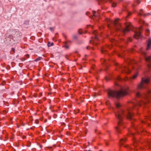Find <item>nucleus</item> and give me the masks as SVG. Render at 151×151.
Segmentation results:
<instances>
[{
    "mask_svg": "<svg viewBox=\"0 0 151 151\" xmlns=\"http://www.w3.org/2000/svg\"><path fill=\"white\" fill-rule=\"evenodd\" d=\"M142 27H140L138 28V30L135 33L134 36V38L138 39L141 37V31L142 30Z\"/></svg>",
    "mask_w": 151,
    "mask_h": 151,
    "instance_id": "7",
    "label": "nucleus"
},
{
    "mask_svg": "<svg viewBox=\"0 0 151 151\" xmlns=\"http://www.w3.org/2000/svg\"><path fill=\"white\" fill-rule=\"evenodd\" d=\"M88 26H91V25H88Z\"/></svg>",
    "mask_w": 151,
    "mask_h": 151,
    "instance_id": "34",
    "label": "nucleus"
},
{
    "mask_svg": "<svg viewBox=\"0 0 151 151\" xmlns=\"http://www.w3.org/2000/svg\"><path fill=\"white\" fill-rule=\"evenodd\" d=\"M100 14V13H99V10H98L97 12L95 11H93V18L94 19V18H96V19L97 20L99 18Z\"/></svg>",
    "mask_w": 151,
    "mask_h": 151,
    "instance_id": "8",
    "label": "nucleus"
},
{
    "mask_svg": "<svg viewBox=\"0 0 151 151\" xmlns=\"http://www.w3.org/2000/svg\"><path fill=\"white\" fill-rule=\"evenodd\" d=\"M98 1L99 2V4L100 5L101 4L100 3V2H106L107 1H109L111 3V5L113 7H115L116 5V3L114 2H112L111 0H98Z\"/></svg>",
    "mask_w": 151,
    "mask_h": 151,
    "instance_id": "9",
    "label": "nucleus"
},
{
    "mask_svg": "<svg viewBox=\"0 0 151 151\" xmlns=\"http://www.w3.org/2000/svg\"><path fill=\"white\" fill-rule=\"evenodd\" d=\"M140 52L144 56L146 61L148 63L147 64V66L148 70H150L151 69V57L150 56L147 57L146 52L142 49L140 50Z\"/></svg>",
    "mask_w": 151,
    "mask_h": 151,
    "instance_id": "5",
    "label": "nucleus"
},
{
    "mask_svg": "<svg viewBox=\"0 0 151 151\" xmlns=\"http://www.w3.org/2000/svg\"><path fill=\"white\" fill-rule=\"evenodd\" d=\"M49 29L51 31H52L53 30V29L52 27H50L49 28Z\"/></svg>",
    "mask_w": 151,
    "mask_h": 151,
    "instance_id": "23",
    "label": "nucleus"
},
{
    "mask_svg": "<svg viewBox=\"0 0 151 151\" xmlns=\"http://www.w3.org/2000/svg\"><path fill=\"white\" fill-rule=\"evenodd\" d=\"M106 145H108V144H107V143H106Z\"/></svg>",
    "mask_w": 151,
    "mask_h": 151,
    "instance_id": "32",
    "label": "nucleus"
},
{
    "mask_svg": "<svg viewBox=\"0 0 151 151\" xmlns=\"http://www.w3.org/2000/svg\"><path fill=\"white\" fill-rule=\"evenodd\" d=\"M104 50L102 49L101 50V52H102V53H103V51H104Z\"/></svg>",
    "mask_w": 151,
    "mask_h": 151,
    "instance_id": "28",
    "label": "nucleus"
},
{
    "mask_svg": "<svg viewBox=\"0 0 151 151\" xmlns=\"http://www.w3.org/2000/svg\"><path fill=\"white\" fill-rule=\"evenodd\" d=\"M126 141L125 138L121 139L120 140V143L121 145H122L123 142H124Z\"/></svg>",
    "mask_w": 151,
    "mask_h": 151,
    "instance_id": "12",
    "label": "nucleus"
},
{
    "mask_svg": "<svg viewBox=\"0 0 151 151\" xmlns=\"http://www.w3.org/2000/svg\"><path fill=\"white\" fill-rule=\"evenodd\" d=\"M15 49L14 48H12V51L13 52V53H12V54H13L14 53V52H15Z\"/></svg>",
    "mask_w": 151,
    "mask_h": 151,
    "instance_id": "20",
    "label": "nucleus"
},
{
    "mask_svg": "<svg viewBox=\"0 0 151 151\" xmlns=\"http://www.w3.org/2000/svg\"><path fill=\"white\" fill-rule=\"evenodd\" d=\"M149 82V78H142L140 83L138 85L136 90L134 91L136 97L139 98L140 99L135 101V102H131L130 104L132 106L129 105L125 110H124L123 107L119 103H115V108H113L112 109L118 120V126L115 128L117 133H119L121 130V126L123 124L122 120L124 117L129 119H132L133 114L131 111L133 109V107L136 106H141L149 101V98L151 97V90L147 88V86Z\"/></svg>",
    "mask_w": 151,
    "mask_h": 151,
    "instance_id": "1",
    "label": "nucleus"
},
{
    "mask_svg": "<svg viewBox=\"0 0 151 151\" xmlns=\"http://www.w3.org/2000/svg\"><path fill=\"white\" fill-rule=\"evenodd\" d=\"M101 61L102 64H103V63H105V64L106 63V60L104 59H102L101 60Z\"/></svg>",
    "mask_w": 151,
    "mask_h": 151,
    "instance_id": "16",
    "label": "nucleus"
},
{
    "mask_svg": "<svg viewBox=\"0 0 151 151\" xmlns=\"http://www.w3.org/2000/svg\"><path fill=\"white\" fill-rule=\"evenodd\" d=\"M127 13L128 14V16H129L131 14V13L130 12H127Z\"/></svg>",
    "mask_w": 151,
    "mask_h": 151,
    "instance_id": "24",
    "label": "nucleus"
},
{
    "mask_svg": "<svg viewBox=\"0 0 151 151\" xmlns=\"http://www.w3.org/2000/svg\"><path fill=\"white\" fill-rule=\"evenodd\" d=\"M64 47H65L66 49H68V48H69V46L67 45V43H65V45Z\"/></svg>",
    "mask_w": 151,
    "mask_h": 151,
    "instance_id": "18",
    "label": "nucleus"
},
{
    "mask_svg": "<svg viewBox=\"0 0 151 151\" xmlns=\"http://www.w3.org/2000/svg\"><path fill=\"white\" fill-rule=\"evenodd\" d=\"M127 80H128V78H127Z\"/></svg>",
    "mask_w": 151,
    "mask_h": 151,
    "instance_id": "36",
    "label": "nucleus"
},
{
    "mask_svg": "<svg viewBox=\"0 0 151 151\" xmlns=\"http://www.w3.org/2000/svg\"><path fill=\"white\" fill-rule=\"evenodd\" d=\"M129 41H130V42L131 41V39H129Z\"/></svg>",
    "mask_w": 151,
    "mask_h": 151,
    "instance_id": "31",
    "label": "nucleus"
},
{
    "mask_svg": "<svg viewBox=\"0 0 151 151\" xmlns=\"http://www.w3.org/2000/svg\"><path fill=\"white\" fill-rule=\"evenodd\" d=\"M78 32L80 34H81L82 33V32L81 29H79L78 31Z\"/></svg>",
    "mask_w": 151,
    "mask_h": 151,
    "instance_id": "19",
    "label": "nucleus"
},
{
    "mask_svg": "<svg viewBox=\"0 0 151 151\" xmlns=\"http://www.w3.org/2000/svg\"><path fill=\"white\" fill-rule=\"evenodd\" d=\"M136 3H137V4H139L140 3V1H138V0H137L136 1Z\"/></svg>",
    "mask_w": 151,
    "mask_h": 151,
    "instance_id": "21",
    "label": "nucleus"
},
{
    "mask_svg": "<svg viewBox=\"0 0 151 151\" xmlns=\"http://www.w3.org/2000/svg\"><path fill=\"white\" fill-rule=\"evenodd\" d=\"M127 147L128 150H130L131 149V148L128 146H127Z\"/></svg>",
    "mask_w": 151,
    "mask_h": 151,
    "instance_id": "25",
    "label": "nucleus"
},
{
    "mask_svg": "<svg viewBox=\"0 0 151 151\" xmlns=\"http://www.w3.org/2000/svg\"><path fill=\"white\" fill-rule=\"evenodd\" d=\"M93 33L94 35V37L92 38L90 40V42L91 43H92L93 45H96L97 44V42L99 40V37L100 35L96 31L93 32Z\"/></svg>",
    "mask_w": 151,
    "mask_h": 151,
    "instance_id": "6",
    "label": "nucleus"
},
{
    "mask_svg": "<svg viewBox=\"0 0 151 151\" xmlns=\"http://www.w3.org/2000/svg\"><path fill=\"white\" fill-rule=\"evenodd\" d=\"M121 78L120 77H118V80H121Z\"/></svg>",
    "mask_w": 151,
    "mask_h": 151,
    "instance_id": "27",
    "label": "nucleus"
},
{
    "mask_svg": "<svg viewBox=\"0 0 151 151\" xmlns=\"http://www.w3.org/2000/svg\"><path fill=\"white\" fill-rule=\"evenodd\" d=\"M111 32H112V30H111Z\"/></svg>",
    "mask_w": 151,
    "mask_h": 151,
    "instance_id": "33",
    "label": "nucleus"
},
{
    "mask_svg": "<svg viewBox=\"0 0 151 151\" xmlns=\"http://www.w3.org/2000/svg\"><path fill=\"white\" fill-rule=\"evenodd\" d=\"M106 21L107 23L108 27L113 29L115 31H118L124 34L127 32L132 30V26L130 23H128L125 24V28L121 27L119 21L118 19H116L114 21H111L108 18H106Z\"/></svg>",
    "mask_w": 151,
    "mask_h": 151,
    "instance_id": "2",
    "label": "nucleus"
},
{
    "mask_svg": "<svg viewBox=\"0 0 151 151\" xmlns=\"http://www.w3.org/2000/svg\"><path fill=\"white\" fill-rule=\"evenodd\" d=\"M131 63L133 64H134L135 66H131L130 67H128L127 66H121L120 68H121V71L123 72H125L127 73H130L131 71L130 70V68H131L133 70H138V67H139V66L137 63V62L134 60H130Z\"/></svg>",
    "mask_w": 151,
    "mask_h": 151,
    "instance_id": "4",
    "label": "nucleus"
},
{
    "mask_svg": "<svg viewBox=\"0 0 151 151\" xmlns=\"http://www.w3.org/2000/svg\"><path fill=\"white\" fill-rule=\"evenodd\" d=\"M88 151H91L90 150H88Z\"/></svg>",
    "mask_w": 151,
    "mask_h": 151,
    "instance_id": "35",
    "label": "nucleus"
},
{
    "mask_svg": "<svg viewBox=\"0 0 151 151\" xmlns=\"http://www.w3.org/2000/svg\"><path fill=\"white\" fill-rule=\"evenodd\" d=\"M150 49H151V39L149 38L147 41V43L146 50H147Z\"/></svg>",
    "mask_w": 151,
    "mask_h": 151,
    "instance_id": "10",
    "label": "nucleus"
},
{
    "mask_svg": "<svg viewBox=\"0 0 151 151\" xmlns=\"http://www.w3.org/2000/svg\"><path fill=\"white\" fill-rule=\"evenodd\" d=\"M53 45V43L52 42L50 43V42H48L47 43V46L48 47H50L51 46H52Z\"/></svg>",
    "mask_w": 151,
    "mask_h": 151,
    "instance_id": "14",
    "label": "nucleus"
},
{
    "mask_svg": "<svg viewBox=\"0 0 151 151\" xmlns=\"http://www.w3.org/2000/svg\"><path fill=\"white\" fill-rule=\"evenodd\" d=\"M131 136H132L133 137L134 136V134L133 133H131Z\"/></svg>",
    "mask_w": 151,
    "mask_h": 151,
    "instance_id": "26",
    "label": "nucleus"
},
{
    "mask_svg": "<svg viewBox=\"0 0 151 151\" xmlns=\"http://www.w3.org/2000/svg\"><path fill=\"white\" fill-rule=\"evenodd\" d=\"M77 36L76 35H74L73 36V38L74 39H76V38H77Z\"/></svg>",
    "mask_w": 151,
    "mask_h": 151,
    "instance_id": "22",
    "label": "nucleus"
},
{
    "mask_svg": "<svg viewBox=\"0 0 151 151\" xmlns=\"http://www.w3.org/2000/svg\"><path fill=\"white\" fill-rule=\"evenodd\" d=\"M140 12H137V14L139 15L143 16L144 17H145L146 15H149L150 14L149 13H147V14H143V13H142L143 10L142 9H140Z\"/></svg>",
    "mask_w": 151,
    "mask_h": 151,
    "instance_id": "11",
    "label": "nucleus"
},
{
    "mask_svg": "<svg viewBox=\"0 0 151 151\" xmlns=\"http://www.w3.org/2000/svg\"><path fill=\"white\" fill-rule=\"evenodd\" d=\"M41 58L40 57H39L38 58H36V59L35 60V61H37L39 60H41Z\"/></svg>",
    "mask_w": 151,
    "mask_h": 151,
    "instance_id": "17",
    "label": "nucleus"
},
{
    "mask_svg": "<svg viewBox=\"0 0 151 151\" xmlns=\"http://www.w3.org/2000/svg\"><path fill=\"white\" fill-rule=\"evenodd\" d=\"M25 22H26V23H28V21H25Z\"/></svg>",
    "mask_w": 151,
    "mask_h": 151,
    "instance_id": "29",
    "label": "nucleus"
},
{
    "mask_svg": "<svg viewBox=\"0 0 151 151\" xmlns=\"http://www.w3.org/2000/svg\"><path fill=\"white\" fill-rule=\"evenodd\" d=\"M137 75H138L136 73V74H135L131 78L132 79H135V78H136Z\"/></svg>",
    "mask_w": 151,
    "mask_h": 151,
    "instance_id": "15",
    "label": "nucleus"
},
{
    "mask_svg": "<svg viewBox=\"0 0 151 151\" xmlns=\"http://www.w3.org/2000/svg\"><path fill=\"white\" fill-rule=\"evenodd\" d=\"M134 139L133 141L134 142V147H136L137 145V142L136 141V139H134Z\"/></svg>",
    "mask_w": 151,
    "mask_h": 151,
    "instance_id": "13",
    "label": "nucleus"
},
{
    "mask_svg": "<svg viewBox=\"0 0 151 151\" xmlns=\"http://www.w3.org/2000/svg\"><path fill=\"white\" fill-rule=\"evenodd\" d=\"M115 85L117 86H119L121 88L120 90L119 91L110 90L108 92V95L109 97H114L118 99L121 97L128 94L130 91L127 86L122 87L117 83H115Z\"/></svg>",
    "mask_w": 151,
    "mask_h": 151,
    "instance_id": "3",
    "label": "nucleus"
},
{
    "mask_svg": "<svg viewBox=\"0 0 151 151\" xmlns=\"http://www.w3.org/2000/svg\"><path fill=\"white\" fill-rule=\"evenodd\" d=\"M89 47H88V46L87 47V49H89Z\"/></svg>",
    "mask_w": 151,
    "mask_h": 151,
    "instance_id": "30",
    "label": "nucleus"
}]
</instances>
